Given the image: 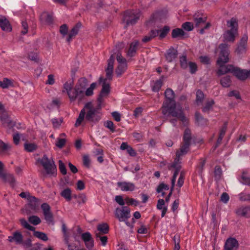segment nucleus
Wrapping results in <instances>:
<instances>
[{
	"mask_svg": "<svg viewBox=\"0 0 250 250\" xmlns=\"http://www.w3.org/2000/svg\"><path fill=\"white\" fill-rule=\"evenodd\" d=\"M99 81L100 82H103V83L102 89L98 99L99 103L98 108L93 107L91 103L86 104L79 114L75 124V126H80L84 122V119L89 122H98L101 119V114L99 111V109L101 108V104L102 102L103 98L106 96L109 93L110 86L108 83H106L105 80H103L102 78H100Z\"/></svg>",
	"mask_w": 250,
	"mask_h": 250,
	"instance_id": "nucleus-1",
	"label": "nucleus"
},
{
	"mask_svg": "<svg viewBox=\"0 0 250 250\" xmlns=\"http://www.w3.org/2000/svg\"><path fill=\"white\" fill-rule=\"evenodd\" d=\"M220 53L218 59L217 61V64L219 66L217 71L218 75H221L228 72L233 74L238 79L241 80H244L248 77L250 78V70H241L231 65H225L229 60V51L228 46L226 44H221L219 45Z\"/></svg>",
	"mask_w": 250,
	"mask_h": 250,
	"instance_id": "nucleus-2",
	"label": "nucleus"
},
{
	"mask_svg": "<svg viewBox=\"0 0 250 250\" xmlns=\"http://www.w3.org/2000/svg\"><path fill=\"white\" fill-rule=\"evenodd\" d=\"M165 93L166 100L162 107L163 114L164 115H170L179 119L183 123H186L187 119L184 115L182 107L175 103L173 91L170 88H167Z\"/></svg>",
	"mask_w": 250,
	"mask_h": 250,
	"instance_id": "nucleus-3",
	"label": "nucleus"
},
{
	"mask_svg": "<svg viewBox=\"0 0 250 250\" xmlns=\"http://www.w3.org/2000/svg\"><path fill=\"white\" fill-rule=\"evenodd\" d=\"M87 85V81L85 78H80L77 85L73 87L71 82H66L63 85L62 92L67 93L71 103L80 104L83 101V91Z\"/></svg>",
	"mask_w": 250,
	"mask_h": 250,
	"instance_id": "nucleus-4",
	"label": "nucleus"
},
{
	"mask_svg": "<svg viewBox=\"0 0 250 250\" xmlns=\"http://www.w3.org/2000/svg\"><path fill=\"white\" fill-rule=\"evenodd\" d=\"M190 145L187 144V143H184L183 145L181 146L179 150L177 151L176 154V158L171 164L170 167L175 169V171L174 172L173 177L171 180V190L173 188L174 185L175 180L178 174V171L181 168V157L187 154L188 151V148Z\"/></svg>",
	"mask_w": 250,
	"mask_h": 250,
	"instance_id": "nucleus-5",
	"label": "nucleus"
},
{
	"mask_svg": "<svg viewBox=\"0 0 250 250\" xmlns=\"http://www.w3.org/2000/svg\"><path fill=\"white\" fill-rule=\"evenodd\" d=\"M190 145L187 144V143H184L183 145L181 146L179 150L177 151L176 154V158L171 164L170 167L175 169V171L174 172L173 177L171 180V190L173 188L174 185L175 180L178 174V171L181 168V157L187 154L188 151V148Z\"/></svg>",
	"mask_w": 250,
	"mask_h": 250,
	"instance_id": "nucleus-6",
	"label": "nucleus"
},
{
	"mask_svg": "<svg viewBox=\"0 0 250 250\" xmlns=\"http://www.w3.org/2000/svg\"><path fill=\"white\" fill-rule=\"evenodd\" d=\"M227 25L230 29L224 33L223 35L224 41L227 42H233L236 36L238 35L237 21L235 19L232 18L227 21Z\"/></svg>",
	"mask_w": 250,
	"mask_h": 250,
	"instance_id": "nucleus-7",
	"label": "nucleus"
},
{
	"mask_svg": "<svg viewBox=\"0 0 250 250\" xmlns=\"http://www.w3.org/2000/svg\"><path fill=\"white\" fill-rule=\"evenodd\" d=\"M20 197L22 198L27 199L29 203L27 205L25 208L22 209V212L24 214H28L32 212L31 211L28 209H31L33 211H36L39 206L38 200L34 196H31L28 192H22L19 195Z\"/></svg>",
	"mask_w": 250,
	"mask_h": 250,
	"instance_id": "nucleus-8",
	"label": "nucleus"
},
{
	"mask_svg": "<svg viewBox=\"0 0 250 250\" xmlns=\"http://www.w3.org/2000/svg\"><path fill=\"white\" fill-rule=\"evenodd\" d=\"M38 161L43 167L47 174H55L56 168L52 160L48 159L46 155H44L42 158L39 159Z\"/></svg>",
	"mask_w": 250,
	"mask_h": 250,
	"instance_id": "nucleus-9",
	"label": "nucleus"
},
{
	"mask_svg": "<svg viewBox=\"0 0 250 250\" xmlns=\"http://www.w3.org/2000/svg\"><path fill=\"white\" fill-rule=\"evenodd\" d=\"M115 215L119 221H126L130 217V210L125 206L117 208L115 210Z\"/></svg>",
	"mask_w": 250,
	"mask_h": 250,
	"instance_id": "nucleus-10",
	"label": "nucleus"
},
{
	"mask_svg": "<svg viewBox=\"0 0 250 250\" xmlns=\"http://www.w3.org/2000/svg\"><path fill=\"white\" fill-rule=\"evenodd\" d=\"M20 222L23 227L28 230L33 231L34 235L35 237L44 241L48 240V237L45 233L41 231H35V228L31 226L25 219L23 218L21 219Z\"/></svg>",
	"mask_w": 250,
	"mask_h": 250,
	"instance_id": "nucleus-11",
	"label": "nucleus"
},
{
	"mask_svg": "<svg viewBox=\"0 0 250 250\" xmlns=\"http://www.w3.org/2000/svg\"><path fill=\"white\" fill-rule=\"evenodd\" d=\"M140 16V12L138 10L128 11L124 16V21L126 22V24H135Z\"/></svg>",
	"mask_w": 250,
	"mask_h": 250,
	"instance_id": "nucleus-12",
	"label": "nucleus"
},
{
	"mask_svg": "<svg viewBox=\"0 0 250 250\" xmlns=\"http://www.w3.org/2000/svg\"><path fill=\"white\" fill-rule=\"evenodd\" d=\"M0 121L5 127H10L13 125V123L5 112L4 106L1 103H0Z\"/></svg>",
	"mask_w": 250,
	"mask_h": 250,
	"instance_id": "nucleus-13",
	"label": "nucleus"
},
{
	"mask_svg": "<svg viewBox=\"0 0 250 250\" xmlns=\"http://www.w3.org/2000/svg\"><path fill=\"white\" fill-rule=\"evenodd\" d=\"M44 219L48 224H53V215L50 210V207L47 203H43L41 206Z\"/></svg>",
	"mask_w": 250,
	"mask_h": 250,
	"instance_id": "nucleus-14",
	"label": "nucleus"
},
{
	"mask_svg": "<svg viewBox=\"0 0 250 250\" xmlns=\"http://www.w3.org/2000/svg\"><path fill=\"white\" fill-rule=\"evenodd\" d=\"M235 213L239 217L250 218V206H239L235 209Z\"/></svg>",
	"mask_w": 250,
	"mask_h": 250,
	"instance_id": "nucleus-15",
	"label": "nucleus"
},
{
	"mask_svg": "<svg viewBox=\"0 0 250 250\" xmlns=\"http://www.w3.org/2000/svg\"><path fill=\"white\" fill-rule=\"evenodd\" d=\"M117 185L121 190L125 192L133 191L136 188L134 184L130 182H119L117 183Z\"/></svg>",
	"mask_w": 250,
	"mask_h": 250,
	"instance_id": "nucleus-16",
	"label": "nucleus"
},
{
	"mask_svg": "<svg viewBox=\"0 0 250 250\" xmlns=\"http://www.w3.org/2000/svg\"><path fill=\"white\" fill-rule=\"evenodd\" d=\"M239 244L237 240L234 238H228L225 243V250H235L238 247Z\"/></svg>",
	"mask_w": 250,
	"mask_h": 250,
	"instance_id": "nucleus-17",
	"label": "nucleus"
},
{
	"mask_svg": "<svg viewBox=\"0 0 250 250\" xmlns=\"http://www.w3.org/2000/svg\"><path fill=\"white\" fill-rule=\"evenodd\" d=\"M82 238L87 248L90 249L93 247L94 245L93 240L89 232L83 233L82 235Z\"/></svg>",
	"mask_w": 250,
	"mask_h": 250,
	"instance_id": "nucleus-18",
	"label": "nucleus"
},
{
	"mask_svg": "<svg viewBox=\"0 0 250 250\" xmlns=\"http://www.w3.org/2000/svg\"><path fill=\"white\" fill-rule=\"evenodd\" d=\"M248 41V37L244 36L241 40L237 49L236 52L239 54L244 53L246 51V44Z\"/></svg>",
	"mask_w": 250,
	"mask_h": 250,
	"instance_id": "nucleus-19",
	"label": "nucleus"
},
{
	"mask_svg": "<svg viewBox=\"0 0 250 250\" xmlns=\"http://www.w3.org/2000/svg\"><path fill=\"white\" fill-rule=\"evenodd\" d=\"M0 27L2 30L6 32L11 31L12 30L8 21L2 16H0Z\"/></svg>",
	"mask_w": 250,
	"mask_h": 250,
	"instance_id": "nucleus-20",
	"label": "nucleus"
},
{
	"mask_svg": "<svg viewBox=\"0 0 250 250\" xmlns=\"http://www.w3.org/2000/svg\"><path fill=\"white\" fill-rule=\"evenodd\" d=\"M9 242L15 241L17 244L21 243L22 241V235L19 232H15L12 236L8 237Z\"/></svg>",
	"mask_w": 250,
	"mask_h": 250,
	"instance_id": "nucleus-21",
	"label": "nucleus"
},
{
	"mask_svg": "<svg viewBox=\"0 0 250 250\" xmlns=\"http://www.w3.org/2000/svg\"><path fill=\"white\" fill-rule=\"evenodd\" d=\"M177 55V53L176 50L174 48H170L167 51L166 58L168 62H171L175 59Z\"/></svg>",
	"mask_w": 250,
	"mask_h": 250,
	"instance_id": "nucleus-22",
	"label": "nucleus"
},
{
	"mask_svg": "<svg viewBox=\"0 0 250 250\" xmlns=\"http://www.w3.org/2000/svg\"><path fill=\"white\" fill-rule=\"evenodd\" d=\"M81 26V24L80 23H78L72 29L70 32L69 33L68 37L66 40L68 42H70L72 39L78 33Z\"/></svg>",
	"mask_w": 250,
	"mask_h": 250,
	"instance_id": "nucleus-23",
	"label": "nucleus"
},
{
	"mask_svg": "<svg viewBox=\"0 0 250 250\" xmlns=\"http://www.w3.org/2000/svg\"><path fill=\"white\" fill-rule=\"evenodd\" d=\"M138 45V42L133 41L130 45L129 49L127 52V55L129 57H132L135 55L136 51Z\"/></svg>",
	"mask_w": 250,
	"mask_h": 250,
	"instance_id": "nucleus-24",
	"label": "nucleus"
},
{
	"mask_svg": "<svg viewBox=\"0 0 250 250\" xmlns=\"http://www.w3.org/2000/svg\"><path fill=\"white\" fill-rule=\"evenodd\" d=\"M109 230V227L106 223H103L99 224L97 226V230L95 232H99V235L101 233L103 234H106L108 233Z\"/></svg>",
	"mask_w": 250,
	"mask_h": 250,
	"instance_id": "nucleus-25",
	"label": "nucleus"
},
{
	"mask_svg": "<svg viewBox=\"0 0 250 250\" xmlns=\"http://www.w3.org/2000/svg\"><path fill=\"white\" fill-rule=\"evenodd\" d=\"M96 83H92L89 87L86 89L85 91H83V100L85 99V96H91L93 94V90L96 88Z\"/></svg>",
	"mask_w": 250,
	"mask_h": 250,
	"instance_id": "nucleus-26",
	"label": "nucleus"
},
{
	"mask_svg": "<svg viewBox=\"0 0 250 250\" xmlns=\"http://www.w3.org/2000/svg\"><path fill=\"white\" fill-rule=\"evenodd\" d=\"M61 195L68 201H70L72 199V191L69 188H66L63 189L61 192Z\"/></svg>",
	"mask_w": 250,
	"mask_h": 250,
	"instance_id": "nucleus-27",
	"label": "nucleus"
},
{
	"mask_svg": "<svg viewBox=\"0 0 250 250\" xmlns=\"http://www.w3.org/2000/svg\"><path fill=\"white\" fill-rule=\"evenodd\" d=\"M127 68L126 62L121 63L118 65V66L116 70V73L118 76H120L123 74Z\"/></svg>",
	"mask_w": 250,
	"mask_h": 250,
	"instance_id": "nucleus-28",
	"label": "nucleus"
},
{
	"mask_svg": "<svg viewBox=\"0 0 250 250\" xmlns=\"http://www.w3.org/2000/svg\"><path fill=\"white\" fill-rule=\"evenodd\" d=\"M4 177L0 178L4 182L9 183L11 185H13L15 182V178L13 175L10 174H3Z\"/></svg>",
	"mask_w": 250,
	"mask_h": 250,
	"instance_id": "nucleus-29",
	"label": "nucleus"
},
{
	"mask_svg": "<svg viewBox=\"0 0 250 250\" xmlns=\"http://www.w3.org/2000/svg\"><path fill=\"white\" fill-rule=\"evenodd\" d=\"M162 83L163 82L162 80H159L155 82H153L151 83L152 90L154 92L159 91L162 86Z\"/></svg>",
	"mask_w": 250,
	"mask_h": 250,
	"instance_id": "nucleus-30",
	"label": "nucleus"
},
{
	"mask_svg": "<svg viewBox=\"0 0 250 250\" xmlns=\"http://www.w3.org/2000/svg\"><path fill=\"white\" fill-rule=\"evenodd\" d=\"M240 182L243 184L250 186V176L247 172L242 173Z\"/></svg>",
	"mask_w": 250,
	"mask_h": 250,
	"instance_id": "nucleus-31",
	"label": "nucleus"
},
{
	"mask_svg": "<svg viewBox=\"0 0 250 250\" xmlns=\"http://www.w3.org/2000/svg\"><path fill=\"white\" fill-rule=\"evenodd\" d=\"M185 33L184 31L180 28H176L172 31L171 35L173 38H176L182 37L184 35Z\"/></svg>",
	"mask_w": 250,
	"mask_h": 250,
	"instance_id": "nucleus-32",
	"label": "nucleus"
},
{
	"mask_svg": "<svg viewBox=\"0 0 250 250\" xmlns=\"http://www.w3.org/2000/svg\"><path fill=\"white\" fill-rule=\"evenodd\" d=\"M184 143H187L190 145L191 141V132L189 129H186L184 132L183 136Z\"/></svg>",
	"mask_w": 250,
	"mask_h": 250,
	"instance_id": "nucleus-33",
	"label": "nucleus"
},
{
	"mask_svg": "<svg viewBox=\"0 0 250 250\" xmlns=\"http://www.w3.org/2000/svg\"><path fill=\"white\" fill-rule=\"evenodd\" d=\"M25 150L27 152H32L35 150L37 148V145L34 143H26L24 145Z\"/></svg>",
	"mask_w": 250,
	"mask_h": 250,
	"instance_id": "nucleus-34",
	"label": "nucleus"
},
{
	"mask_svg": "<svg viewBox=\"0 0 250 250\" xmlns=\"http://www.w3.org/2000/svg\"><path fill=\"white\" fill-rule=\"evenodd\" d=\"M238 196L240 201L250 202V193L243 191L240 193Z\"/></svg>",
	"mask_w": 250,
	"mask_h": 250,
	"instance_id": "nucleus-35",
	"label": "nucleus"
},
{
	"mask_svg": "<svg viewBox=\"0 0 250 250\" xmlns=\"http://www.w3.org/2000/svg\"><path fill=\"white\" fill-rule=\"evenodd\" d=\"M42 21L49 23L52 21V17L46 12H43L41 16Z\"/></svg>",
	"mask_w": 250,
	"mask_h": 250,
	"instance_id": "nucleus-36",
	"label": "nucleus"
},
{
	"mask_svg": "<svg viewBox=\"0 0 250 250\" xmlns=\"http://www.w3.org/2000/svg\"><path fill=\"white\" fill-rule=\"evenodd\" d=\"M230 79L229 76L224 77L220 80L221 84L225 87H229L230 85Z\"/></svg>",
	"mask_w": 250,
	"mask_h": 250,
	"instance_id": "nucleus-37",
	"label": "nucleus"
},
{
	"mask_svg": "<svg viewBox=\"0 0 250 250\" xmlns=\"http://www.w3.org/2000/svg\"><path fill=\"white\" fill-rule=\"evenodd\" d=\"M194 21L195 22V25L196 26H202L206 21V17H194Z\"/></svg>",
	"mask_w": 250,
	"mask_h": 250,
	"instance_id": "nucleus-38",
	"label": "nucleus"
},
{
	"mask_svg": "<svg viewBox=\"0 0 250 250\" xmlns=\"http://www.w3.org/2000/svg\"><path fill=\"white\" fill-rule=\"evenodd\" d=\"M11 85V81L7 78H4L2 81H0V87L3 88H8Z\"/></svg>",
	"mask_w": 250,
	"mask_h": 250,
	"instance_id": "nucleus-39",
	"label": "nucleus"
},
{
	"mask_svg": "<svg viewBox=\"0 0 250 250\" xmlns=\"http://www.w3.org/2000/svg\"><path fill=\"white\" fill-rule=\"evenodd\" d=\"M214 104V101L213 100H208L204 107L203 109V111L204 112H208L209 111L212 107V106Z\"/></svg>",
	"mask_w": 250,
	"mask_h": 250,
	"instance_id": "nucleus-40",
	"label": "nucleus"
},
{
	"mask_svg": "<svg viewBox=\"0 0 250 250\" xmlns=\"http://www.w3.org/2000/svg\"><path fill=\"white\" fill-rule=\"evenodd\" d=\"M29 221L34 225H37L40 224L41 220L37 216L33 215L28 218Z\"/></svg>",
	"mask_w": 250,
	"mask_h": 250,
	"instance_id": "nucleus-41",
	"label": "nucleus"
},
{
	"mask_svg": "<svg viewBox=\"0 0 250 250\" xmlns=\"http://www.w3.org/2000/svg\"><path fill=\"white\" fill-rule=\"evenodd\" d=\"M180 65L182 68L186 69L188 67V63L187 62L186 56L185 55H182L180 58Z\"/></svg>",
	"mask_w": 250,
	"mask_h": 250,
	"instance_id": "nucleus-42",
	"label": "nucleus"
},
{
	"mask_svg": "<svg viewBox=\"0 0 250 250\" xmlns=\"http://www.w3.org/2000/svg\"><path fill=\"white\" fill-rule=\"evenodd\" d=\"M11 148L10 145L4 143L0 140V154L3 153Z\"/></svg>",
	"mask_w": 250,
	"mask_h": 250,
	"instance_id": "nucleus-43",
	"label": "nucleus"
},
{
	"mask_svg": "<svg viewBox=\"0 0 250 250\" xmlns=\"http://www.w3.org/2000/svg\"><path fill=\"white\" fill-rule=\"evenodd\" d=\"M169 31L168 26H165L162 30H159V37L161 39L165 38Z\"/></svg>",
	"mask_w": 250,
	"mask_h": 250,
	"instance_id": "nucleus-44",
	"label": "nucleus"
},
{
	"mask_svg": "<svg viewBox=\"0 0 250 250\" xmlns=\"http://www.w3.org/2000/svg\"><path fill=\"white\" fill-rule=\"evenodd\" d=\"M204 95L203 92L198 90L196 92V102L197 104L201 103L204 99Z\"/></svg>",
	"mask_w": 250,
	"mask_h": 250,
	"instance_id": "nucleus-45",
	"label": "nucleus"
},
{
	"mask_svg": "<svg viewBox=\"0 0 250 250\" xmlns=\"http://www.w3.org/2000/svg\"><path fill=\"white\" fill-rule=\"evenodd\" d=\"M182 27L185 30L190 31L193 29V24L190 22H186L182 24Z\"/></svg>",
	"mask_w": 250,
	"mask_h": 250,
	"instance_id": "nucleus-46",
	"label": "nucleus"
},
{
	"mask_svg": "<svg viewBox=\"0 0 250 250\" xmlns=\"http://www.w3.org/2000/svg\"><path fill=\"white\" fill-rule=\"evenodd\" d=\"M226 130H227V124H225L223 126V127L222 128V129L220 130L219 136V137H218V139L217 140L218 143H220L221 142L225 134Z\"/></svg>",
	"mask_w": 250,
	"mask_h": 250,
	"instance_id": "nucleus-47",
	"label": "nucleus"
},
{
	"mask_svg": "<svg viewBox=\"0 0 250 250\" xmlns=\"http://www.w3.org/2000/svg\"><path fill=\"white\" fill-rule=\"evenodd\" d=\"M168 189V186L165 184L164 183L160 184L159 186L157 188V191L159 193L162 192V196H163L164 195V192H163V190H167Z\"/></svg>",
	"mask_w": 250,
	"mask_h": 250,
	"instance_id": "nucleus-48",
	"label": "nucleus"
},
{
	"mask_svg": "<svg viewBox=\"0 0 250 250\" xmlns=\"http://www.w3.org/2000/svg\"><path fill=\"white\" fill-rule=\"evenodd\" d=\"M55 83V76L53 74H49L47 76V79L45 82V84L48 85H53Z\"/></svg>",
	"mask_w": 250,
	"mask_h": 250,
	"instance_id": "nucleus-49",
	"label": "nucleus"
},
{
	"mask_svg": "<svg viewBox=\"0 0 250 250\" xmlns=\"http://www.w3.org/2000/svg\"><path fill=\"white\" fill-rule=\"evenodd\" d=\"M104 126L108 128L112 132H114L115 130V127L112 121H107L104 123Z\"/></svg>",
	"mask_w": 250,
	"mask_h": 250,
	"instance_id": "nucleus-50",
	"label": "nucleus"
},
{
	"mask_svg": "<svg viewBox=\"0 0 250 250\" xmlns=\"http://www.w3.org/2000/svg\"><path fill=\"white\" fill-rule=\"evenodd\" d=\"M114 58L115 57L113 55H112L110 56L109 59L108 61V65H107V67L106 69H110V70H113Z\"/></svg>",
	"mask_w": 250,
	"mask_h": 250,
	"instance_id": "nucleus-51",
	"label": "nucleus"
},
{
	"mask_svg": "<svg viewBox=\"0 0 250 250\" xmlns=\"http://www.w3.org/2000/svg\"><path fill=\"white\" fill-rule=\"evenodd\" d=\"M95 235L97 238L100 239L103 246H104L106 245L107 240V237L106 236H101V235H99V232H95Z\"/></svg>",
	"mask_w": 250,
	"mask_h": 250,
	"instance_id": "nucleus-52",
	"label": "nucleus"
},
{
	"mask_svg": "<svg viewBox=\"0 0 250 250\" xmlns=\"http://www.w3.org/2000/svg\"><path fill=\"white\" fill-rule=\"evenodd\" d=\"M188 65L190 73H195L197 70V64L195 62H188Z\"/></svg>",
	"mask_w": 250,
	"mask_h": 250,
	"instance_id": "nucleus-53",
	"label": "nucleus"
},
{
	"mask_svg": "<svg viewBox=\"0 0 250 250\" xmlns=\"http://www.w3.org/2000/svg\"><path fill=\"white\" fill-rule=\"evenodd\" d=\"M222 174V170L219 167H216L214 169V176L216 179L218 180L220 178Z\"/></svg>",
	"mask_w": 250,
	"mask_h": 250,
	"instance_id": "nucleus-54",
	"label": "nucleus"
},
{
	"mask_svg": "<svg viewBox=\"0 0 250 250\" xmlns=\"http://www.w3.org/2000/svg\"><path fill=\"white\" fill-rule=\"evenodd\" d=\"M28 58L30 60L33 61L35 62H38L39 61L38 54L35 52L30 53L28 55Z\"/></svg>",
	"mask_w": 250,
	"mask_h": 250,
	"instance_id": "nucleus-55",
	"label": "nucleus"
},
{
	"mask_svg": "<svg viewBox=\"0 0 250 250\" xmlns=\"http://www.w3.org/2000/svg\"><path fill=\"white\" fill-rule=\"evenodd\" d=\"M60 32L61 34L65 36L68 33V27L66 24H63L60 28Z\"/></svg>",
	"mask_w": 250,
	"mask_h": 250,
	"instance_id": "nucleus-56",
	"label": "nucleus"
},
{
	"mask_svg": "<svg viewBox=\"0 0 250 250\" xmlns=\"http://www.w3.org/2000/svg\"><path fill=\"white\" fill-rule=\"evenodd\" d=\"M66 140L65 139L58 138L56 142V146L62 148L65 145Z\"/></svg>",
	"mask_w": 250,
	"mask_h": 250,
	"instance_id": "nucleus-57",
	"label": "nucleus"
},
{
	"mask_svg": "<svg viewBox=\"0 0 250 250\" xmlns=\"http://www.w3.org/2000/svg\"><path fill=\"white\" fill-rule=\"evenodd\" d=\"M51 121H52V123L53 125V126L54 127L57 128L60 126L61 123L62 122V120L61 119H58L56 118H53L52 119Z\"/></svg>",
	"mask_w": 250,
	"mask_h": 250,
	"instance_id": "nucleus-58",
	"label": "nucleus"
},
{
	"mask_svg": "<svg viewBox=\"0 0 250 250\" xmlns=\"http://www.w3.org/2000/svg\"><path fill=\"white\" fill-rule=\"evenodd\" d=\"M59 167L61 173L65 175L66 174V169L65 167L62 162L61 160L59 161Z\"/></svg>",
	"mask_w": 250,
	"mask_h": 250,
	"instance_id": "nucleus-59",
	"label": "nucleus"
},
{
	"mask_svg": "<svg viewBox=\"0 0 250 250\" xmlns=\"http://www.w3.org/2000/svg\"><path fill=\"white\" fill-rule=\"evenodd\" d=\"M22 24V30L21 33L23 35H25L28 32V26L26 21H22L21 22Z\"/></svg>",
	"mask_w": 250,
	"mask_h": 250,
	"instance_id": "nucleus-60",
	"label": "nucleus"
},
{
	"mask_svg": "<svg viewBox=\"0 0 250 250\" xmlns=\"http://www.w3.org/2000/svg\"><path fill=\"white\" fill-rule=\"evenodd\" d=\"M115 201L119 205L122 206L123 207L125 204V202L121 195L116 196L115 197Z\"/></svg>",
	"mask_w": 250,
	"mask_h": 250,
	"instance_id": "nucleus-61",
	"label": "nucleus"
},
{
	"mask_svg": "<svg viewBox=\"0 0 250 250\" xmlns=\"http://www.w3.org/2000/svg\"><path fill=\"white\" fill-rule=\"evenodd\" d=\"M157 208L159 210L167 208V207L165 206V201L163 199H159L158 200Z\"/></svg>",
	"mask_w": 250,
	"mask_h": 250,
	"instance_id": "nucleus-62",
	"label": "nucleus"
},
{
	"mask_svg": "<svg viewBox=\"0 0 250 250\" xmlns=\"http://www.w3.org/2000/svg\"><path fill=\"white\" fill-rule=\"evenodd\" d=\"M184 181V174L183 172H181L180 173V175L179 177L178 182H177V185L179 187H181L183 184Z\"/></svg>",
	"mask_w": 250,
	"mask_h": 250,
	"instance_id": "nucleus-63",
	"label": "nucleus"
},
{
	"mask_svg": "<svg viewBox=\"0 0 250 250\" xmlns=\"http://www.w3.org/2000/svg\"><path fill=\"white\" fill-rule=\"evenodd\" d=\"M229 199V195L226 193H223L221 196V201L224 203H227Z\"/></svg>",
	"mask_w": 250,
	"mask_h": 250,
	"instance_id": "nucleus-64",
	"label": "nucleus"
}]
</instances>
